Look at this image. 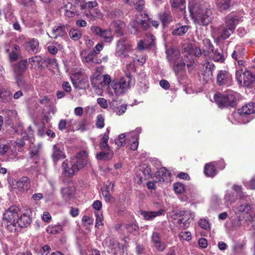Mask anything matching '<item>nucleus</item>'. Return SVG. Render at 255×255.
<instances>
[{
    "label": "nucleus",
    "mask_w": 255,
    "mask_h": 255,
    "mask_svg": "<svg viewBox=\"0 0 255 255\" xmlns=\"http://www.w3.org/2000/svg\"><path fill=\"white\" fill-rule=\"evenodd\" d=\"M69 34L71 38L75 41L79 39L82 35L80 30L75 28L71 29L69 31Z\"/></svg>",
    "instance_id": "obj_44"
},
{
    "label": "nucleus",
    "mask_w": 255,
    "mask_h": 255,
    "mask_svg": "<svg viewBox=\"0 0 255 255\" xmlns=\"http://www.w3.org/2000/svg\"><path fill=\"white\" fill-rule=\"evenodd\" d=\"M73 86L75 88H82L80 85L87 81V78H84V76L79 73H74L71 77Z\"/></svg>",
    "instance_id": "obj_27"
},
{
    "label": "nucleus",
    "mask_w": 255,
    "mask_h": 255,
    "mask_svg": "<svg viewBox=\"0 0 255 255\" xmlns=\"http://www.w3.org/2000/svg\"><path fill=\"white\" fill-rule=\"evenodd\" d=\"M64 150V146L62 143H58L53 145L51 156L54 162L65 158Z\"/></svg>",
    "instance_id": "obj_13"
},
{
    "label": "nucleus",
    "mask_w": 255,
    "mask_h": 255,
    "mask_svg": "<svg viewBox=\"0 0 255 255\" xmlns=\"http://www.w3.org/2000/svg\"><path fill=\"white\" fill-rule=\"evenodd\" d=\"M236 215L240 214L242 213L248 214L251 211V207L248 204L241 205L240 206L234 207L233 209Z\"/></svg>",
    "instance_id": "obj_37"
},
{
    "label": "nucleus",
    "mask_w": 255,
    "mask_h": 255,
    "mask_svg": "<svg viewBox=\"0 0 255 255\" xmlns=\"http://www.w3.org/2000/svg\"><path fill=\"white\" fill-rule=\"evenodd\" d=\"M103 76L101 74L97 73H94L92 77L91 78V83L94 87L99 86V84H102V80Z\"/></svg>",
    "instance_id": "obj_41"
},
{
    "label": "nucleus",
    "mask_w": 255,
    "mask_h": 255,
    "mask_svg": "<svg viewBox=\"0 0 255 255\" xmlns=\"http://www.w3.org/2000/svg\"><path fill=\"white\" fill-rule=\"evenodd\" d=\"M198 224L201 228L204 230H209L211 229L210 223L205 219H200L198 222Z\"/></svg>",
    "instance_id": "obj_54"
},
{
    "label": "nucleus",
    "mask_w": 255,
    "mask_h": 255,
    "mask_svg": "<svg viewBox=\"0 0 255 255\" xmlns=\"http://www.w3.org/2000/svg\"><path fill=\"white\" fill-rule=\"evenodd\" d=\"M236 79L240 86L250 87L255 84V74L248 70H243V68L236 72Z\"/></svg>",
    "instance_id": "obj_5"
},
{
    "label": "nucleus",
    "mask_w": 255,
    "mask_h": 255,
    "mask_svg": "<svg viewBox=\"0 0 255 255\" xmlns=\"http://www.w3.org/2000/svg\"><path fill=\"white\" fill-rule=\"evenodd\" d=\"M113 156V151L110 149L102 150V151L97 153L96 158L100 161H109Z\"/></svg>",
    "instance_id": "obj_24"
},
{
    "label": "nucleus",
    "mask_w": 255,
    "mask_h": 255,
    "mask_svg": "<svg viewBox=\"0 0 255 255\" xmlns=\"http://www.w3.org/2000/svg\"><path fill=\"white\" fill-rule=\"evenodd\" d=\"M252 114H255V103H249L238 110V114L241 118H243Z\"/></svg>",
    "instance_id": "obj_15"
},
{
    "label": "nucleus",
    "mask_w": 255,
    "mask_h": 255,
    "mask_svg": "<svg viewBox=\"0 0 255 255\" xmlns=\"http://www.w3.org/2000/svg\"><path fill=\"white\" fill-rule=\"evenodd\" d=\"M204 173L208 177H213L216 174L217 171L213 163H207L205 165Z\"/></svg>",
    "instance_id": "obj_35"
},
{
    "label": "nucleus",
    "mask_w": 255,
    "mask_h": 255,
    "mask_svg": "<svg viewBox=\"0 0 255 255\" xmlns=\"http://www.w3.org/2000/svg\"><path fill=\"white\" fill-rule=\"evenodd\" d=\"M167 55V58L170 63H173V62L180 59V52L177 50L173 47H170L167 49L166 51Z\"/></svg>",
    "instance_id": "obj_23"
},
{
    "label": "nucleus",
    "mask_w": 255,
    "mask_h": 255,
    "mask_svg": "<svg viewBox=\"0 0 255 255\" xmlns=\"http://www.w3.org/2000/svg\"><path fill=\"white\" fill-rule=\"evenodd\" d=\"M83 16L86 17L90 21L95 20L96 19H102L103 18V14L98 9H91L84 10Z\"/></svg>",
    "instance_id": "obj_16"
},
{
    "label": "nucleus",
    "mask_w": 255,
    "mask_h": 255,
    "mask_svg": "<svg viewBox=\"0 0 255 255\" xmlns=\"http://www.w3.org/2000/svg\"><path fill=\"white\" fill-rule=\"evenodd\" d=\"M63 8L65 10V15L67 17H73L75 13L77 12L75 6H73L70 2H68Z\"/></svg>",
    "instance_id": "obj_34"
},
{
    "label": "nucleus",
    "mask_w": 255,
    "mask_h": 255,
    "mask_svg": "<svg viewBox=\"0 0 255 255\" xmlns=\"http://www.w3.org/2000/svg\"><path fill=\"white\" fill-rule=\"evenodd\" d=\"M20 52V48L18 45H15L9 53V58L11 61L16 60L19 56Z\"/></svg>",
    "instance_id": "obj_43"
},
{
    "label": "nucleus",
    "mask_w": 255,
    "mask_h": 255,
    "mask_svg": "<svg viewBox=\"0 0 255 255\" xmlns=\"http://www.w3.org/2000/svg\"><path fill=\"white\" fill-rule=\"evenodd\" d=\"M159 18L165 25L172 21L173 18L170 12H163L159 14Z\"/></svg>",
    "instance_id": "obj_38"
},
{
    "label": "nucleus",
    "mask_w": 255,
    "mask_h": 255,
    "mask_svg": "<svg viewBox=\"0 0 255 255\" xmlns=\"http://www.w3.org/2000/svg\"><path fill=\"white\" fill-rule=\"evenodd\" d=\"M95 214L96 217L95 227L98 228L100 226L103 225V216L102 213L100 211H97Z\"/></svg>",
    "instance_id": "obj_52"
},
{
    "label": "nucleus",
    "mask_w": 255,
    "mask_h": 255,
    "mask_svg": "<svg viewBox=\"0 0 255 255\" xmlns=\"http://www.w3.org/2000/svg\"><path fill=\"white\" fill-rule=\"evenodd\" d=\"M126 78H121L119 81H113L108 87V93L116 96H120L125 93L130 84L133 83L130 75H127Z\"/></svg>",
    "instance_id": "obj_4"
},
{
    "label": "nucleus",
    "mask_w": 255,
    "mask_h": 255,
    "mask_svg": "<svg viewBox=\"0 0 255 255\" xmlns=\"http://www.w3.org/2000/svg\"><path fill=\"white\" fill-rule=\"evenodd\" d=\"M3 113L9 120L15 119L17 115V113L15 110L6 109L3 110Z\"/></svg>",
    "instance_id": "obj_46"
},
{
    "label": "nucleus",
    "mask_w": 255,
    "mask_h": 255,
    "mask_svg": "<svg viewBox=\"0 0 255 255\" xmlns=\"http://www.w3.org/2000/svg\"><path fill=\"white\" fill-rule=\"evenodd\" d=\"M155 175L158 181L168 182L170 179V173L165 167L160 168Z\"/></svg>",
    "instance_id": "obj_25"
},
{
    "label": "nucleus",
    "mask_w": 255,
    "mask_h": 255,
    "mask_svg": "<svg viewBox=\"0 0 255 255\" xmlns=\"http://www.w3.org/2000/svg\"><path fill=\"white\" fill-rule=\"evenodd\" d=\"M144 14L139 13L137 15L134 20H132L129 24V29L131 33L136 34L142 27L144 30H147L150 26L149 22L143 20L145 18Z\"/></svg>",
    "instance_id": "obj_11"
},
{
    "label": "nucleus",
    "mask_w": 255,
    "mask_h": 255,
    "mask_svg": "<svg viewBox=\"0 0 255 255\" xmlns=\"http://www.w3.org/2000/svg\"><path fill=\"white\" fill-rule=\"evenodd\" d=\"M28 63L30 64L33 68H39L42 66L43 59L40 56H34L27 59Z\"/></svg>",
    "instance_id": "obj_29"
},
{
    "label": "nucleus",
    "mask_w": 255,
    "mask_h": 255,
    "mask_svg": "<svg viewBox=\"0 0 255 255\" xmlns=\"http://www.w3.org/2000/svg\"><path fill=\"white\" fill-rule=\"evenodd\" d=\"M19 208L15 206H10L3 215L2 224L11 232L17 231V219Z\"/></svg>",
    "instance_id": "obj_3"
},
{
    "label": "nucleus",
    "mask_w": 255,
    "mask_h": 255,
    "mask_svg": "<svg viewBox=\"0 0 255 255\" xmlns=\"http://www.w3.org/2000/svg\"><path fill=\"white\" fill-rule=\"evenodd\" d=\"M62 230V227L61 225H49L47 229L46 232L48 234H56L59 233Z\"/></svg>",
    "instance_id": "obj_40"
},
{
    "label": "nucleus",
    "mask_w": 255,
    "mask_h": 255,
    "mask_svg": "<svg viewBox=\"0 0 255 255\" xmlns=\"http://www.w3.org/2000/svg\"><path fill=\"white\" fill-rule=\"evenodd\" d=\"M88 161L87 152L85 150L81 151L72 157L69 162L67 160L64 161L62 163V167L67 176H72L83 168L87 164Z\"/></svg>",
    "instance_id": "obj_1"
},
{
    "label": "nucleus",
    "mask_w": 255,
    "mask_h": 255,
    "mask_svg": "<svg viewBox=\"0 0 255 255\" xmlns=\"http://www.w3.org/2000/svg\"><path fill=\"white\" fill-rule=\"evenodd\" d=\"M217 8L221 12H223L228 9L231 4V0H222L216 2Z\"/></svg>",
    "instance_id": "obj_36"
},
{
    "label": "nucleus",
    "mask_w": 255,
    "mask_h": 255,
    "mask_svg": "<svg viewBox=\"0 0 255 255\" xmlns=\"http://www.w3.org/2000/svg\"><path fill=\"white\" fill-rule=\"evenodd\" d=\"M81 58L83 62L84 63H89V62H93L96 63H100L102 62V60H100L99 61L98 60H95L94 58V53L90 52L87 53L85 51H83L81 53Z\"/></svg>",
    "instance_id": "obj_30"
},
{
    "label": "nucleus",
    "mask_w": 255,
    "mask_h": 255,
    "mask_svg": "<svg viewBox=\"0 0 255 255\" xmlns=\"http://www.w3.org/2000/svg\"><path fill=\"white\" fill-rule=\"evenodd\" d=\"M0 100L4 103H10L12 101V93L5 89H0Z\"/></svg>",
    "instance_id": "obj_31"
},
{
    "label": "nucleus",
    "mask_w": 255,
    "mask_h": 255,
    "mask_svg": "<svg viewBox=\"0 0 255 255\" xmlns=\"http://www.w3.org/2000/svg\"><path fill=\"white\" fill-rule=\"evenodd\" d=\"M13 188L21 192L27 191L30 187V179L25 176L13 182Z\"/></svg>",
    "instance_id": "obj_12"
},
{
    "label": "nucleus",
    "mask_w": 255,
    "mask_h": 255,
    "mask_svg": "<svg viewBox=\"0 0 255 255\" xmlns=\"http://www.w3.org/2000/svg\"><path fill=\"white\" fill-rule=\"evenodd\" d=\"M132 45L130 41L121 38L117 42L115 54L122 59L128 56V53L132 50Z\"/></svg>",
    "instance_id": "obj_8"
},
{
    "label": "nucleus",
    "mask_w": 255,
    "mask_h": 255,
    "mask_svg": "<svg viewBox=\"0 0 255 255\" xmlns=\"http://www.w3.org/2000/svg\"><path fill=\"white\" fill-rule=\"evenodd\" d=\"M28 64L27 59H25L19 61L13 67V71L15 76L17 77L22 75Z\"/></svg>",
    "instance_id": "obj_21"
},
{
    "label": "nucleus",
    "mask_w": 255,
    "mask_h": 255,
    "mask_svg": "<svg viewBox=\"0 0 255 255\" xmlns=\"http://www.w3.org/2000/svg\"><path fill=\"white\" fill-rule=\"evenodd\" d=\"M184 52H187V53L185 54V56L187 57H188L187 54H188L190 57H191L193 54L196 57H198L201 54V50L199 48L197 47L193 48L192 45L190 44L186 45L184 47Z\"/></svg>",
    "instance_id": "obj_28"
},
{
    "label": "nucleus",
    "mask_w": 255,
    "mask_h": 255,
    "mask_svg": "<svg viewBox=\"0 0 255 255\" xmlns=\"http://www.w3.org/2000/svg\"><path fill=\"white\" fill-rule=\"evenodd\" d=\"M225 200L226 202V205L229 206L232 202L235 201V198L229 192H227L225 195Z\"/></svg>",
    "instance_id": "obj_60"
},
{
    "label": "nucleus",
    "mask_w": 255,
    "mask_h": 255,
    "mask_svg": "<svg viewBox=\"0 0 255 255\" xmlns=\"http://www.w3.org/2000/svg\"><path fill=\"white\" fill-rule=\"evenodd\" d=\"M153 246L159 252L163 251L166 248L165 244L162 242L161 241L158 242V243L154 244Z\"/></svg>",
    "instance_id": "obj_61"
},
{
    "label": "nucleus",
    "mask_w": 255,
    "mask_h": 255,
    "mask_svg": "<svg viewBox=\"0 0 255 255\" xmlns=\"http://www.w3.org/2000/svg\"><path fill=\"white\" fill-rule=\"evenodd\" d=\"M108 252L114 255H123V249L121 247L119 243L115 239L110 240Z\"/></svg>",
    "instance_id": "obj_18"
},
{
    "label": "nucleus",
    "mask_w": 255,
    "mask_h": 255,
    "mask_svg": "<svg viewBox=\"0 0 255 255\" xmlns=\"http://www.w3.org/2000/svg\"><path fill=\"white\" fill-rule=\"evenodd\" d=\"M232 80V76L229 73L225 71H221L217 77V81L219 85L230 84Z\"/></svg>",
    "instance_id": "obj_20"
},
{
    "label": "nucleus",
    "mask_w": 255,
    "mask_h": 255,
    "mask_svg": "<svg viewBox=\"0 0 255 255\" xmlns=\"http://www.w3.org/2000/svg\"><path fill=\"white\" fill-rule=\"evenodd\" d=\"M40 148L41 146L39 144H37L36 145H34L33 147H31V150L30 153V156L33 157L34 156H38L40 152Z\"/></svg>",
    "instance_id": "obj_59"
},
{
    "label": "nucleus",
    "mask_w": 255,
    "mask_h": 255,
    "mask_svg": "<svg viewBox=\"0 0 255 255\" xmlns=\"http://www.w3.org/2000/svg\"><path fill=\"white\" fill-rule=\"evenodd\" d=\"M24 144L22 140H10L6 143H0V155L5 157L8 161L13 160L17 157L18 151Z\"/></svg>",
    "instance_id": "obj_2"
},
{
    "label": "nucleus",
    "mask_w": 255,
    "mask_h": 255,
    "mask_svg": "<svg viewBox=\"0 0 255 255\" xmlns=\"http://www.w3.org/2000/svg\"><path fill=\"white\" fill-rule=\"evenodd\" d=\"M28 47L30 48V49L34 52H36L38 51L39 48V42L36 39H32L28 42L27 43Z\"/></svg>",
    "instance_id": "obj_47"
},
{
    "label": "nucleus",
    "mask_w": 255,
    "mask_h": 255,
    "mask_svg": "<svg viewBox=\"0 0 255 255\" xmlns=\"http://www.w3.org/2000/svg\"><path fill=\"white\" fill-rule=\"evenodd\" d=\"M105 119L103 116L100 114L97 116L96 126L97 128H102L105 126Z\"/></svg>",
    "instance_id": "obj_55"
},
{
    "label": "nucleus",
    "mask_w": 255,
    "mask_h": 255,
    "mask_svg": "<svg viewBox=\"0 0 255 255\" xmlns=\"http://www.w3.org/2000/svg\"><path fill=\"white\" fill-rule=\"evenodd\" d=\"M189 27L187 25H182L176 28L172 31V34L175 36H180L186 33L189 30Z\"/></svg>",
    "instance_id": "obj_39"
},
{
    "label": "nucleus",
    "mask_w": 255,
    "mask_h": 255,
    "mask_svg": "<svg viewBox=\"0 0 255 255\" xmlns=\"http://www.w3.org/2000/svg\"><path fill=\"white\" fill-rule=\"evenodd\" d=\"M128 138L132 137L133 138V141L130 144V148L132 150H135L137 149L138 145V138L136 135H134V133L133 132H129L127 135Z\"/></svg>",
    "instance_id": "obj_42"
},
{
    "label": "nucleus",
    "mask_w": 255,
    "mask_h": 255,
    "mask_svg": "<svg viewBox=\"0 0 255 255\" xmlns=\"http://www.w3.org/2000/svg\"><path fill=\"white\" fill-rule=\"evenodd\" d=\"M236 95L237 94L232 92L226 95L216 94L214 96V99L219 107H232L235 104L237 100Z\"/></svg>",
    "instance_id": "obj_9"
},
{
    "label": "nucleus",
    "mask_w": 255,
    "mask_h": 255,
    "mask_svg": "<svg viewBox=\"0 0 255 255\" xmlns=\"http://www.w3.org/2000/svg\"><path fill=\"white\" fill-rule=\"evenodd\" d=\"M124 23L121 21H114L111 25V28L114 29L116 32L120 33Z\"/></svg>",
    "instance_id": "obj_50"
},
{
    "label": "nucleus",
    "mask_w": 255,
    "mask_h": 255,
    "mask_svg": "<svg viewBox=\"0 0 255 255\" xmlns=\"http://www.w3.org/2000/svg\"><path fill=\"white\" fill-rule=\"evenodd\" d=\"M98 5L97 1H91L87 2H84L80 4V7L82 9L86 10L88 9H93Z\"/></svg>",
    "instance_id": "obj_45"
},
{
    "label": "nucleus",
    "mask_w": 255,
    "mask_h": 255,
    "mask_svg": "<svg viewBox=\"0 0 255 255\" xmlns=\"http://www.w3.org/2000/svg\"><path fill=\"white\" fill-rule=\"evenodd\" d=\"M164 212V210L160 209L157 211H141L140 215L145 220H152L155 217L161 215Z\"/></svg>",
    "instance_id": "obj_26"
},
{
    "label": "nucleus",
    "mask_w": 255,
    "mask_h": 255,
    "mask_svg": "<svg viewBox=\"0 0 255 255\" xmlns=\"http://www.w3.org/2000/svg\"><path fill=\"white\" fill-rule=\"evenodd\" d=\"M180 240L189 241L192 239L191 233L189 231H182L179 234Z\"/></svg>",
    "instance_id": "obj_49"
},
{
    "label": "nucleus",
    "mask_w": 255,
    "mask_h": 255,
    "mask_svg": "<svg viewBox=\"0 0 255 255\" xmlns=\"http://www.w3.org/2000/svg\"><path fill=\"white\" fill-rule=\"evenodd\" d=\"M174 65L173 66V70L176 76H178L179 72L182 71L185 67V62L183 59L181 58L175 62H173Z\"/></svg>",
    "instance_id": "obj_32"
},
{
    "label": "nucleus",
    "mask_w": 255,
    "mask_h": 255,
    "mask_svg": "<svg viewBox=\"0 0 255 255\" xmlns=\"http://www.w3.org/2000/svg\"><path fill=\"white\" fill-rule=\"evenodd\" d=\"M213 59L215 61L223 62L224 60V57L222 54V51L220 52L216 50L214 53Z\"/></svg>",
    "instance_id": "obj_57"
},
{
    "label": "nucleus",
    "mask_w": 255,
    "mask_h": 255,
    "mask_svg": "<svg viewBox=\"0 0 255 255\" xmlns=\"http://www.w3.org/2000/svg\"><path fill=\"white\" fill-rule=\"evenodd\" d=\"M172 8L183 11L185 9V0H170Z\"/></svg>",
    "instance_id": "obj_33"
},
{
    "label": "nucleus",
    "mask_w": 255,
    "mask_h": 255,
    "mask_svg": "<svg viewBox=\"0 0 255 255\" xmlns=\"http://www.w3.org/2000/svg\"><path fill=\"white\" fill-rule=\"evenodd\" d=\"M108 138L109 137L108 135L106 134L102 137L100 145V148H101L102 150L108 149V148H110L108 144Z\"/></svg>",
    "instance_id": "obj_51"
},
{
    "label": "nucleus",
    "mask_w": 255,
    "mask_h": 255,
    "mask_svg": "<svg viewBox=\"0 0 255 255\" xmlns=\"http://www.w3.org/2000/svg\"><path fill=\"white\" fill-rule=\"evenodd\" d=\"M151 241L153 245L161 241V240L160 234L156 232H153L151 236Z\"/></svg>",
    "instance_id": "obj_63"
},
{
    "label": "nucleus",
    "mask_w": 255,
    "mask_h": 255,
    "mask_svg": "<svg viewBox=\"0 0 255 255\" xmlns=\"http://www.w3.org/2000/svg\"><path fill=\"white\" fill-rule=\"evenodd\" d=\"M189 9L190 14L196 23L200 25H206L211 21V11L210 9H201L194 13L190 6H189Z\"/></svg>",
    "instance_id": "obj_7"
},
{
    "label": "nucleus",
    "mask_w": 255,
    "mask_h": 255,
    "mask_svg": "<svg viewBox=\"0 0 255 255\" xmlns=\"http://www.w3.org/2000/svg\"><path fill=\"white\" fill-rule=\"evenodd\" d=\"M126 137V135L125 133L120 134L115 140L116 144L119 146H123L125 144Z\"/></svg>",
    "instance_id": "obj_56"
},
{
    "label": "nucleus",
    "mask_w": 255,
    "mask_h": 255,
    "mask_svg": "<svg viewBox=\"0 0 255 255\" xmlns=\"http://www.w3.org/2000/svg\"><path fill=\"white\" fill-rule=\"evenodd\" d=\"M133 4L135 6V8L139 11L143 9L144 1L143 0H134Z\"/></svg>",
    "instance_id": "obj_58"
},
{
    "label": "nucleus",
    "mask_w": 255,
    "mask_h": 255,
    "mask_svg": "<svg viewBox=\"0 0 255 255\" xmlns=\"http://www.w3.org/2000/svg\"><path fill=\"white\" fill-rule=\"evenodd\" d=\"M72 193V190L71 187L67 186L61 189V194L63 198L65 200L69 199Z\"/></svg>",
    "instance_id": "obj_48"
},
{
    "label": "nucleus",
    "mask_w": 255,
    "mask_h": 255,
    "mask_svg": "<svg viewBox=\"0 0 255 255\" xmlns=\"http://www.w3.org/2000/svg\"><path fill=\"white\" fill-rule=\"evenodd\" d=\"M67 30V25H56L53 27L50 34L48 32L47 34L50 38H56L59 36L62 37L66 35Z\"/></svg>",
    "instance_id": "obj_14"
},
{
    "label": "nucleus",
    "mask_w": 255,
    "mask_h": 255,
    "mask_svg": "<svg viewBox=\"0 0 255 255\" xmlns=\"http://www.w3.org/2000/svg\"><path fill=\"white\" fill-rule=\"evenodd\" d=\"M94 32L103 38L107 42H111L113 39V34L110 30L102 29L99 27H95Z\"/></svg>",
    "instance_id": "obj_17"
},
{
    "label": "nucleus",
    "mask_w": 255,
    "mask_h": 255,
    "mask_svg": "<svg viewBox=\"0 0 255 255\" xmlns=\"http://www.w3.org/2000/svg\"><path fill=\"white\" fill-rule=\"evenodd\" d=\"M30 212L27 211L24 213L19 218L17 219V229L19 227H27L32 222V218L30 216Z\"/></svg>",
    "instance_id": "obj_19"
},
{
    "label": "nucleus",
    "mask_w": 255,
    "mask_h": 255,
    "mask_svg": "<svg viewBox=\"0 0 255 255\" xmlns=\"http://www.w3.org/2000/svg\"><path fill=\"white\" fill-rule=\"evenodd\" d=\"M177 219V223L180 227L183 229L188 228L190 223L195 217L194 213L189 211H181L176 214Z\"/></svg>",
    "instance_id": "obj_10"
},
{
    "label": "nucleus",
    "mask_w": 255,
    "mask_h": 255,
    "mask_svg": "<svg viewBox=\"0 0 255 255\" xmlns=\"http://www.w3.org/2000/svg\"><path fill=\"white\" fill-rule=\"evenodd\" d=\"M239 22L237 16L228 15L226 17L225 25L222 27V31L219 36V40H225L234 33L236 25Z\"/></svg>",
    "instance_id": "obj_6"
},
{
    "label": "nucleus",
    "mask_w": 255,
    "mask_h": 255,
    "mask_svg": "<svg viewBox=\"0 0 255 255\" xmlns=\"http://www.w3.org/2000/svg\"><path fill=\"white\" fill-rule=\"evenodd\" d=\"M146 39L140 41L138 44L137 47L140 50H143L151 46L155 39V37L150 34H147Z\"/></svg>",
    "instance_id": "obj_22"
},
{
    "label": "nucleus",
    "mask_w": 255,
    "mask_h": 255,
    "mask_svg": "<svg viewBox=\"0 0 255 255\" xmlns=\"http://www.w3.org/2000/svg\"><path fill=\"white\" fill-rule=\"evenodd\" d=\"M174 190L177 194H182L185 191L184 184L181 183H175L173 185Z\"/></svg>",
    "instance_id": "obj_53"
},
{
    "label": "nucleus",
    "mask_w": 255,
    "mask_h": 255,
    "mask_svg": "<svg viewBox=\"0 0 255 255\" xmlns=\"http://www.w3.org/2000/svg\"><path fill=\"white\" fill-rule=\"evenodd\" d=\"M102 195L105 198V200L106 202H110L111 201L112 199V196L111 195L109 191L108 190H102Z\"/></svg>",
    "instance_id": "obj_64"
},
{
    "label": "nucleus",
    "mask_w": 255,
    "mask_h": 255,
    "mask_svg": "<svg viewBox=\"0 0 255 255\" xmlns=\"http://www.w3.org/2000/svg\"><path fill=\"white\" fill-rule=\"evenodd\" d=\"M241 48L239 47H236L235 50L234 51L232 54V57L235 60H237L239 58H240L242 55V53L240 51Z\"/></svg>",
    "instance_id": "obj_62"
}]
</instances>
